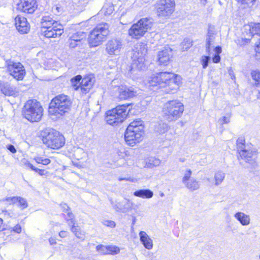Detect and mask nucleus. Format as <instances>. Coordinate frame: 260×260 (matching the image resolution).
Wrapping results in <instances>:
<instances>
[{
  "mask_svg": "<svg viewBox=\"0 0 260 260\" xmlns=\"http://www.w3.org/2000/svg\"><path fill=\"white\" fill-rule=\"evenodd\" d=\"M71 105L72 102L70 98L67 95L60 94L51 100L49 112L52 115L60 117L70 110Z\"/></svg>",
  "mask_w": 260,
  "mask_h": 260,
  "instance_id": "nucleus-1",
  "label": "nucleus"
},
{
  "mask_svg": "<svg viewBox=\"0 0 260 260\" xmlns=\"http://www.w3.org/2000/svg\"><path fill=\"white\" fill-rule=\"evenodd\" d=\"M144 126L142 120L132 122L125 132L124 138L126 143L132 146L140 142L144 134Z\"/></svg>",
  "mask_w": 260,
  "mask_h": 260,
  "instance_id": "nucleus-2",
  "label": "nucleus"
},
{
  "mask_svg": "<svg viewBox=\"0 0 260 260\" xmlns=\"http://www.w3.org/2000/svg\"><path fill=\"white\" fill-rule=\"evenodd\" d=\"M184 111L183 104L178 100L166 103L162 109V116L165 120L172 122L179 119Z\"/></svg>",
  "mask_w": 260,
  "mask_h": 260,
  "instance_id": "nucleus-3",
  "label": "nucleus"
},
{
  "mask_svg": "<svg viewBox=\"0 0 260 260\" xmlns=\"http://www.w3.org/2000/svg\"><path fill=\"white\" fill-rule=\"evenodd\" d=\"M42 137L43 143L51 149H58L65 143L63 136L54 129H46L42 132Z\"/></svg>",
  "mask_w": 260,
  "mask_h": 260,
  "instance_id": "nucleus-4",
  "label": "nucleus"
},
{
  "mask_svg": "<svg viewBox=\"0 0 260 260\" xmlns=\"http://www.w3.org/2000/svg\"><path fill=\"white\" fill-rule=\"evenodd\" d=\"M43 109L40 103L36 100H29L25 104L22 111L25 119L34 122L41 120Z\"/></svg>",
  "mask_w": 260,
  "mask_h": 260,
  "instance_id": "nucleus-5",
  "label": "nucleus"
},
{
  "mask_svg": "<svg viewBox=\"0 0 260 260\" xmlns=\"http://www.w3.org/2000/svg\"><path fill=\"white\" fill-rule=\"evenodd\" d=\"M127 108V106L122 105L108 111L105 118L107 123L113 126H116L119 123H122L128 113Z\"/></svg>",
  "mask_w": 260,
  "mask_h": 260,
  "instance_id": "nucleus-6",
  "label": "nucleus"
},
{
  "mask_svg": "<svg viewBox=\"0 0 260 260\" xmlns=\"http://www.w3.org/2000/svg\"><path fill=\"white\" fill-rule=\"evenodd\" d=\"M174 0H158L155 9L157 17L162 20L170 18L175 10Z\"/></svg>",
  "mask_w": 260,
  "mask_h": 260,
  "instance_id": "nucleus-7",
  "label": "nucleus"
},
{
  "mask_svg": "<svg viewBox=\"0 0 260 260\" xmlns=\"http://www.w3.org/2000/svg\"><path fill=\"white\" fill-rule=\"evenodd\" d=\"M151 26V19L142 18L131 26L128 30V34L132 38L138 39L143 36Z\"/></svg>",
  "mask_w": 260,
  "mask_h": 260,
  "instance_id": "nucleus-8",
  "label": "nucleus"
},
{
  "mask_svg": "<svg viewBox=\"0 0 260 260\" xmlns=\"http://www.w3.org/2000/svg\"><path fill=\"white\" fill-rule=\"evenodd\" d=\"M158 77L160 78L161 86L162 87L169 86L173 88L177 87L181 79L180 76L171 72H159Z\"/></svg>",
  "mask_w": 260,
  "mask_h": 260,
  "instance_id": "nucleus-9",
  "label": "nucleus"
},
{
  "mask_svg": "<svg viewBox=\"0 0 260 260\" xmlns=\"http://www.w3.org/2000/svg\"><path fill=\"white\" fill-rule=\"evenodd\" d=\"M7 70L9 74L17 80H22L25 75V70L20 62H14L11 60L6 61Z\"/></svg>",
  "mask_w": 260,
  "mask_h": 260,
  "instance_id": "nucleus-10",
  "label": "nucleus"
},
{
  "mask_svg": "<svg viewBox=\"0 0 260 260\" xmlns=\"http://www.w3.org/2000/svg\"><path fill=\"white\" fill-rule=\"evenodd\" d=\"M122 47L121 40L112 39L108 41L106 45V52L109 55H118Z\"/></svg>",
  "mask_w": 260,
  "mask_h": 260,
  "instance_id": "nucleus-11",
  "label": "nucleus"
},
{
  "mask_svg": "<svg viewBox=\"0 0 260 260\" xmlns=\"http://www.w3.org/2000/svg\"><path fill=\"white\" fill-rule=\"evenodd\" d=\"M37 8L36 0H19L17 4L18 10L28 14L33 13Z\"/></svg>",
  "mask_w": 260,
  "mask_h": 260,
  "instance_id": "nucleus-12",
  "label": "nucleus"
},
{
  "mask_svg": "<svg viewBox=\"0 0 260 260\" xmlns=\"http://www.w3.org/2000/svg\"><path fill=\"white\" fill-rule=\"evenodd\" d=\"M239 155L242 159L250 165L255 163L256 152L251 149V147L247 145L245 149L239 151Z\"/></svg>",
  "mask_w": 260,
  "mask_h": 260,
  "instance_id": "nucleus-13",
  "label": "nucleus"
},
{
  "mask_svg": "<svg viewBox=\"0 0 260 260\" xmlns=\"http://www.w3.org/2000/svg\"><path fill=\"white\" fill-rule=\"evenodd\" d=\"M15 26L21 34H27L30 29V25L24 17L18 15L15 19Z\"/></svg>",
  "mask_w": 260,
  "mask_h": 260,
  "instance_id": "nucleus-14",
  "label": "nucleus"
},
{
  "mask_svg": "<svg viewBox=\"0 0 260 260\" xmlns=\"http://www.w3.org/2000/svg\"><path fill=\"white\" fill-rule=\"evenodd\" d=\"M132 58L131 70H143L145 67V59L143 53L140 54L139 52H135Z\"/></svg>",
  "mask_w": 260,
  "mask_h": 260,
  "instance_id": "nucleus-15",
  "label": "nucleus"
},
{
  "mask_svg": "<svg viewBox=\"0 0 260 260\" xmlns=\"http://www.w3.org/2000/svg\"><path fill=\"white\" fill-rule=\"evenodd\" d=\"M42 34L47 38H55L60 37L63 32L62 25L49 27L44 29H41Z\"/></svg>",
  "mask_w": 260,
  "mask_h": 260,
  "instance_id": "nucleus-16",
  "label": "nucleus"
},
{
  "mask_svg": "<svg viewBox=\"0 0 260 260\" xmlns=\"http://www.w3.org/2000/svg\"><path fill=\"white\" fill-rule=\"evenodd\" d=\"M172 56V49L169 47L165 48L158 52L157 55L158 62L160 64L167 65Z\"/></svg>",
  "mask_w": 260,
  "mask_h": 260,
  "instance_id": "nucleus-17",
  "label": "nucleus"
},
{
  "mask_svg": "<svg viewBox=\"0 0 260 260\" xmlns=\"http://www.w3.org/2000/svg\"><path fill=\"white\" fill-rule=\"evenodd\" d=\"M94 81V77L92 75H88L85 76L83 79L82 78L80 83L82 91L84 93L88 92L92 88Z\"/></svg>",
  "mask_w": 260,
  "mask_h": 260,
  "instance_id": "nucleus-18",
  "label": "nucleus"
},
{
  "mask_svg": "<svg viewBox=\"0 0 260 260\" xmlns=\"http://www.w3.org/2000/svg\"><path fill=\"white\" fill-rule=\"evenodd\" d=\"M118 98L120 100H127L136 95V91L132 88L121 86L118 88Z\"/></svg>",
  "mask_w": 260,
  "mask_h": 260,
  "instance_id": "nucleus-19",
  "label": "nucleus"
},
{
  "mask_svg": "<svg viewBox=\"0 0 260 260\" xmlns=\"http://www.w3.org/2000/svg\"><path fill=\"white\" fill-rule=\"evenodd\" d=\"M106 38V36L92 30L89 35V42L92 47H96L100 45Z\"/></svg>",
  "mask_w": 260,
  "mask_h": 260,
  "instance_id": "nucleus-20",
  "label": "nucleus"
},
{
  "mask_svg": "<svg viewBox=\"0 0 260 260\" xmlns=\"http://www.w3.org/2000/svg\"><path fill=\"white\" fill-rule=\"evenodd\" d=\"M0 90L1 92L6 96H15L17 95L18 93L17 88L8 82L1 83Z\"/></svg>",
  "mask_w": 260,
  "mask_h": 260,
  "instance_id": "nucleus-21",
  "label": "nucleus"
},
{
  "mask_svg": "<svg viewBox=\"0 0 260 260\" xmlns=\"http://www.w3.org/2000/svg\"><path fill=\"white\" fill-rule=\"evenodd\" d=\"M41 29H44L49 27L62 25L58 23L57 22L54 20L52 17L49 16H43L41 19Z\"/></svg>",
  "mask_w": 260,
  "mask_h": 260,
  "instance_id": "nucleus-22",
  "label": "nucleus"
},
{
  "mask_svg": "<svg viewBox=\"0 0 260 260\" xmlns=\"http://www.w3.org/2000/svg\"><path fill=\"white\" fill-rule=\"evenodd\" d=\"M234 216L243 226H247L250 223V216L244 212H237Z\"/></svg>",
  "mask_w": 260,
  "mask_h": 260,
  "instance_id": "nucleus-23",
  "label": "nucleus"
},
{
  "mask_svg": "<svg viewBox=\"0 0 260 260\" xmlns=\"http://www.w3.org/2000/svg\"><path fill=\"white\" fill-rule=\"evenodd\" d=\"M140 241L142 243L145 248L150 250L153 247V243L152 239L144 231H141L139 233Z\"/></svg>",
  "mask_w": 260,
  "mask_h": 260,
  "instance_id": "nucleus-24",
  "label": "nucleus"
},
{
  "mask_svg": "<svg viewBox=\"0 0 260 260\" xmlns=\"http://www.w3.org/2000/svg\"><path fill=\"white\" fill-rule=\"evenodd\" d=\"M134 195L144 199H150L153 196V192L149 189H142L135 191Z\"/></svg>",
  "mask_w": 260,
  "mask_h": 260,
  "instance_id": "nucleus-25",
  "label": "nucleus"
},
{
  "mask_svg": "<svg viewBox=\"0 0 260 260\" xmlns=\"http://www.w3.org/2000/svg\"><path fill=\"white\" fill-rule=\"evenodd\" d=\"M70 226L71 231L77 238L81 240L82 241L84 240L85 238V233L83 231L81 230L79 226L76 225L75 224H73Z\"/></svg>",
  "mask_w": 260,
  "mask_h": 260,
  "instance_id": "nucleus-26",
  "label": "nucleus"
},
{
  "mask_svg": "<svg viewBox=\"0 0 260 260\" xmlns=\"http://www.w3.org/2000/svg\"><path fill=\"white\" fill-rule=\"evenodd\" d=\"M214 40L215 36L214 31L212 29L211 27H209L207 35L206 43V51L208 52V54H209L210 46L214 42Z\"/></svg>",
  "mask_w": 260,
  "mask_h": 260,
  "instance_id": "nucleus-27",
  "label": "nucleus"
},
{
  "mask_svg": "<svg viewBox=\"0 0 260 260\" xmlns=\"http://www.w3.org/2000/svg\"><path fill=\"white\" fill-rule=\"evenodd\" d=\"M109 26L108 24L102 23L98 24L93 30L96 31V32L103 34V36L107 37L109 32Z\"/></svg>",
  "mask_w": 260,
  "mask_h": 260,
  "instance_id": "nucleus-28",
  "label": "nucleus"
},
{
  "mask_svg": "<svg viewBox=\"0 0 260 260\" xmlns=\"http://www.w3.org/2000/svg\"><path fill=\"white\" fill-rule=\"evenodd\" d=\"M160 164V160L155 157H149L145 159V167L152 168L158 166Z\"/></svg>",
  "mask_w": 260,
  "mask_h": 260,
  "instance_id": "nucleus-29",
  "label": "nucleus"
},
{
  "mask_svg": "<svg viewBox=\"0 0 260 260\" xmlns=\"http://www.w3.org/2000/svg\"><path fill=\"white\" fill-rule=\"evenodd\" d=\"M148 83L149 84V86L155 87L158 86L159 87H162L161 86V83L160 78L158 77V73L151 76L148 80Z\"/></svg>",
  "mask_w": 260,
  "mask_h": 260,
  "instance_id": "nucleus-30",
  "label": "nucleus"
},
{
  "mask_svg": "<svg viewBox=\"0 0 260 260\" xmlns=\"http://www.w3.org/2000/svg\"><path fill=\"white\" fill-rule=\"evenodd\" d=\"M186 187L191 191L197 190L200 187V184L198 181L191 179L184 184Z\"/></svg>",
  "mask_w": 260,
  "mask_h": 260,
  "instance_id": "nucleus-31",
  "label": "nucleus"
},
{
  "mask_svg": "<svg viewBox=\"0 0 260 260\" xmlns=\"http://www.w3.org/2000/svg\"><path fill=\"white\" fill-rule=\"evenodd\" d=\"M81 79L82 76L80 75H77L71 79V82L72 86L75 90H77L80 88V83H81L80 81Z\"/></svg>",
  "mask_w": 260,
  "mask_h": 260,
  "instance_id": "nucleus-32",
  "label": "nucleus"
},
{
  "mask_svg": "<svg viewBox=\"0 0 260 260\" xmlns=\"http://www.w3.org/2000/svg\"><path fill=\"white\" fill-rule=\"evenodd\" d=\"M168 125L165 122H161L155 126V130L159 134H164L168 130Z\"/></svg>",
  "mask_w": 260,
  "mask_h": 260,
  "instance_id": "nucleus-33",
  "label": "nucleus"
},
{
  "mask_svg": "<svg viewBox=\"0 0 260 260\" xmlns=\"http://www.w3.org/2000/svg\"><path fill=\"white\" fill-rule=\"evenodd\" d=\"M250 34H251V37H254V36H260V23H255L254 24L250 29Z\"/></svg>",
  "mask_w": 260,
  "mask_h": 260,
  "instance_id": "nucleus-34",
  "label": "nucleus"
},
{
  "mask_svg": "<svg viewBox=\"0 0 260 260\" xmlns=\"http://www.w3.org/2000/svg\"><path fill=\"white\" fill-rule=\"evenodd\" d=\"M225 177V174L222 171H218L215 174V185L218 186L221 183Z\"/></svg>",
  "mask_w": 260,
  "mask_h": 260,
  "instance_id": "nucleus-35",
  "label": "nucleus"
},
{
  "mask_svg": "<svg viewBox=\"0 0 260 260\" xmlns=\"http://www.w3.org/2000/svg\"><path fill=\"white\" fill-rule=\"evenodd\" d=\"M34 160L37 164H42L45 166L49 164L51 162L50 159L40 155L35 156L34 157Z\"/></svg>",
  "mask_w": 260,
  "mask_h": 260,
  "instance_id": "nucleus-36",
  "label": "nucleus"
},
{
  "mask_svg": "<svg viewBox=\"0 0 260 260\" xmlns=\"http://www.w3.org/2000/svg\"><path fill=\"white\" fill-rule=\"evenodd\" d=\"M85 38V34L83 32H77L73 34L71 38L81 44L82 40Z\"/></svg>",
  "mask_w": 260,
  "mask_h": 260,
  "instance_id": "nucleus-37",
  "label": "nucleus"
},
{
  "mask_svg": "<svg viewBox=\"0 0 260 260\" xmlns=\"http://www.w3.org/2000/svg\"><path fill=\"white\" fill-rule=\"evenodd\" d=\"M66 213L67 214V217H66L65 218L68 222L69 226H70L73 224H76L75 216L73 213L70 210H69Z\"/></svg>",
  "mask_w": 260,
  "mask_h": 260,
  "instance_id": "nucleus-38",
  "label": "nucleus"
},
{
  "mask_svg": "<svg viewBox=\"0 0 260 260\" xmlns=\"http://www.w3.org/2000/svg\"><path fill=\"white\" fill-rule=\"evenodd\" d=\"M109 200L112 206L116 211H122L123 212H125L124 210H122L121 204L119 202H118L117 201H113L112 198H109Z\"/></svg>",
  "mask_w": 260,
  "mask_h": 260,
  "instance_id": "nucleus-39",
  "label": "nucleus"
},
{
  "mask_svg": "<svg viewBox=\"0 0 260 260\" xmlns=\"http://www.w3.org/2000/svg\"><path fill=\"white\" fill-rule=\"evenodd\" d=\"M105 15H111L114 11V6L111 4H106L103 8Z\"/></svg>",
  "mask_w": 260,
  "mask_h": 260,
  "instance_id": "nucleus-40",
  "label": "nucleus"
},
{
  "mask_svg": "<svg viewBox=\"0 0 260 260\" xmlns=\"http://www.w3.org/2000/svg\"><path fill=\"white\" fill-rule=\"evenodd\" d=\"M17 203H18V206L21 209H24L27 207L28 204L27 203L26 200L20 197H17Z\"/></svg>",
  "mask_w": 260,
  "mask_h": 260,
  "instance_id": "nucleus-41",
  "label": "nucleus"
},
{
  "mask_svg": "<svg viewBox=\"0 0 260 260\" xmlns=\"http://www.w3.org/2000/svg\"><path fill=\"white\" fill-rule=\"evenodd\" d=\"M120 252V249L115 246H107V254H116Z\"/></svg>",
  "mask_w": 260,
  "mask_h": 260,
  "instance_id": "nucleus-42",
  "label": "nucleus"
},
{
  "mask_svg": "<svg viewBox=\"0 0 260 260\" xmlns=\"http://www.w3.org/2000/svg\"><path fill=\"white\" fill-rule=\"evenodd\" d=\"M245 140L243 137L239 138L237 140V146L238 151H240L241 149H245L247 147L244 144Z\"/></svg>",
  "mask_w": 260,
  "mask_h": 260,
  "instance_id": "nucleus-43",
  "label": "nucleus"
},
{
  "mask_svg": "<svg viewBox=\"0 0 260 260\" xmlns=\"http://www.w3.org/2000/svg\"><path fill=\"white\" fill-rule=\"evenodd\" d=\"M183 51L187 50L192 46V42L189 39H185L181 43Z\"/></svg>",
  "mask_w": 260,
  "mask_h": 260,
  "instance_id": "nucleus-44",
  "label": "nucleus"
},
{
  "mask_svg": "<svg viewBox=\"0 0 260 260\" xmlns=\"http://www.w3.org/2000/svg\"><path fill=\"white\" fill-rule=\"evenodd\" d=\"M251 77L256 82L260 81V72L258 70L252 71L251 73Z\"/></svg>",
  "mask_w": 260,
  "mask_h": 260,
  "instance_id": "nucleus-45",
  "label": "nucleus"
},
{
  "mask_svg": "<svg viewBox=\"0 0 260 260\" xmlns=\"http://www.w3.org/2000/svg\"><path fill=\"white\" fill-rule=\"evenodd\" d=\"M96 250L102 254H107V246L99 245L96 247Z\"/></svg>",
  "mask_w": 260,
  "mask_h": 260,
  "instance_id": "nucleus-46",
  "label": "nucleus"
},
{
  "mask_svg": "<svg viewBox=\"0 0 260 260\" xmlns=\"http://www.w3.org/2000/svg\"><path fill=\"white\" fill-rule=\"evenodd\" d=\"M192 172L190 170H187L185 171L184 173V175L182 178V182L183 183L185 184L188 181H189V178L190 177V176L191 175Z\"/></svg>",
  "mask_w": 260,
  "mask_h": 260,
  "instance_id": "nucleus-47",
  "label": "nucleus"
},
{
  "mask_svg": "<svg viewBox=\"0 0 260 260\" xmlns=\"http://www.w3.org/2000/svg\"><path fill=\"white\" fill-rule=\"evenodd\" d=\"M210 57L208 56H204L201 60L202 64L204 69H206L208 66Z\"/></svg>",
  "mask_w": 260,
  "mask_h": 260,
  "instance_id": "nucleus-48",
  "label": "nucleus"
},
{
  "mask_svg": "<svg viewBox=\"0 0 260 260\" xmlns=\"http://www.w3.org/2000/svg\"><path fill=\"white\" fill-rule=\"evenodd\" d=\"M17 197H6L5 199L2 200L0 202L7 201L10 203V204H15L17 203Z\"/></svg>",
  "mask_w": 260,
  "mask_h": 260,
  "instance_id": "nucleus-49",
  "label": "nucleus"
},
{
  "mask_svg": "<svg viewBox=\"0 0 260 260\" xmlns=\"http://www.w3.org/2000/svg\"><path fill=\"white\" fill-rule=\"evenodd\" d=\"M250 40V39L249 38H241L237 40V44L243 46L245 45L246 44L248 43Z\"/></svg>",
  "mask_w": 260,
  "mask_h": 260,
  "instance_id": "nucleus-50",
  "label": "nucleus"
},
{
  "mask_svg": "<svg viewBox=\"0 0 260 260\" xmlns=\"http://www.w3.org/2000/svg\"><path fill=\"white\" fill-rule=\"evenodd\" d=\"M23 164L25 167L27 169H30L32 171H34L36 169V167H35L29 161L26 160H24L23 161Z\"/></svg>",
  "mask_w": 260,
  "mask_h": 260,
  "instance_id": "nucleus-51",
  "label": "nucleus"
},
{
  "mask_svg": "<svg viewBox=\"0 0 260 260\" xmlns=\"http://www.w3.org/2000/svg\"><path fill=\"white\" fill-rule=\"evenodd\" d=\"M230 117L223 116L219 119V122L221 124L229 123L230 121Z\"/></svg>",
  "mask_w": 260,
  "mask_h": 260,
  "instance_id": "nucleus-52",
  "label": "nucleus"
},
{
  "mask_svg": "<svg viewBox=\"0 0 260 260\" xmlns=\"http://www.w3.org/2000/svg\"><path fill=\"white\" fill-rule=\"evenodd\" d=\"M238 3L241 4H246L248 6L253 5V2H255V0H237Z\"/></svg>",
  "mask_w": 260,
  "mask_h": 260,
  "instance_id": "nucleus-53",
  "label": "nucleus"
},
{
  "mask_svg": "<svg viewBox=\"0 0 260 260\" xmlns=\"http://www.w3.org/2000/svg\"><path fill=\"white\" fill-rule=\"evenodd\" d=\"M80 43L75 41V40H72V39L70 38L69 40V45L71 48H75L77 46L80 45Z\"/></svg>",
  "mask_w": 260,
  "mask_h": 260,
  "instance_id": "nucleus-54",
  "label": "nucleus"
},
{
  "mask_svg": "<svg viewBox=\"0 0 260 260\" xmlns=\"http://www.w3.org/2000/svg\"><path fill=\"white\" fill-rule=\"evenodd\" d=\"M104 224L111 228H114L115 226V223L112 220H105Z\"/></svg>",
  "mask_w": 260,
  "mask_h": 260,
  "instance_id": "nucleus-55",
  "label": "nucleus"
},
{
  "mask_svg": "<svg viewBox=\"0 0 260 260\" xmlns=\"http://www.w3.org/2000/svg\"><path fill=\"white\" fill-rule=\"evenodd\" d=\"M60 206L62 208V211L64 212H67L69 210H71L70 208L68 206V205L66 203H62L60 204Z\"/></svg>",
  "mask_w": 260,
  "mask_h": 260,
  "instance_id": "nucleus-56",
  "label": "nucleus"
},
{
  "mask_svg": "<svg viewBox=\"0 0 260 260\" xmlns=\"http://www.w3.org/2000/svg\"><path fill=\"white\" fill-rule=\"evenodd\" d=\"M13 231L17 233H20L21 232V227L20 225L17 224L13 228Z\"/></svg>",
  "mask_w": 260,
  "mask_h": 260,
  "instance_id": "nucleus-57",
  "label": "nucleus"
},
{
  "mask_svg": "<svg viewBox=\"0 0 260 260\" xmlns=\"http://www.w3.org/2000/svg\"><path fill=\"white\" fill-rule=\"evenodd\" d=\"M213 62L214 63H218L220 60V57L218 54H215L212 58Z\"/></svg>",
  "mask_w": 260,
  "mask_h": 260,
  "instance_id": "nucleus-58",
  "label": "nucleus"
},
{
  "mask_svg": "<svg viewBox=\"0 0 260 260\" xmlns=\"http://www.w3.org/2000/svg\"><path fill=\"white\" fill-rule=\"evenodd\" d=\"M7 149L13 153H15L16 152V149L13 145H9L7 146Z\"/></svg>",
  "mask_w": 260,
  "mask_h": 260,
  "instance_id": "nucleus-59",
  "label": "nucleus"
},
{
  "mask_svg": "<svg viewBox=\"0 0 260 260\" xmlns=\"http://www.w3.org/2000/svg\"><path fill=\"white\" fill-rule=\"evenodd\" d=\"M118 180L121 181H122V180H125V181H128L129 182H135V179H134V178H119L118 179Z\"/></svg>",
  "mask_w": 260,
  "mask_h": 260,
  "instance_id": "nucleus-60",
  "label": "nucleus"
},
{
  "mask_svg": "<svg viewBox=\"0 0 260 260\" xmlns=\"http://www.w3.org/2000/svg\"><path fill=\"white\" fill-rule=\"evenodd\" d=\"M35 172L38 173L40 176H44L45 175V170L42 169H39L36 168Z\"/></svg>",
  "mask_w": 260,
  "mask_h": 260,
  "instance_id": "nucleus-61",
  "label": "nucleus"
},
{
  "mask_svg": "<svg viewBox=\"0 0 260 260\" xmlns=\"http://www.w3.org/2000/svg\"><path fill=\"white\" fill-rule=\"evenodd\" d=\"M214 50L216 53L215 54L219 55L221 52V47L220 46H217L214 48Z\"/></svg>",
  "mask_w": 260,
  "mask_h": 260,
  "instance_id": "nucleus-62",
  "label": "nucleus"
},
{
  "mask_svg": "<svg viewBox=\"0 0 260 260\" xmlns=\"http://www.w3.org/2000/svg\"><path fill=\"white\" fill-rule=\"evenodd\" d=\"M59 236L61 238H65L67 236V232L63 231H60L59 233Z\"/></svg>",
  "mask_w": 260,
  "mask_h": 260,
  "instance_id": "nucleus-63",
  "label": "nucleus"
},
{
  "mask_svg": "<svg viewBox=\"0 0 260 260\" xmlns=\"http://www.w3.org/2000/svg\"><path fill=\"white\" fill-rule=\"evenodd\" d=\"M49 242L50 245H52L55 244L56 243L55 239L52 238V237L49 239Z\"/></svg>",
  "mask_w": 260,
  "mask_h": 260,
  "instance_id": "nucleus-64",
  "label": "nucleus"
}]
</instances>
